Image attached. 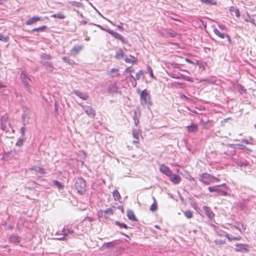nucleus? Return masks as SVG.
<instances>
[{
    "label": "nucleus",
    "mask_w": 256,
    "mask_h": 256,
    "mask_svg": "<svg viewBox=\"0 0 256 256\" xmlns=\"http://www.w3.org/2000/svg\"><path fill=\"white\" fill-rule=\"evenodd\" d=\"M40 63L45 67L49 72H52L54 68L52 62H50L51 56L49 54L42 53L40 55Z\"/></svg>",
    "instance_id": "obj_1"
},
{
    "label": "nucleus",
    "mask_w": 256,
    "mask_h": 256,
    "mask_svg": "<svg viewBox=\"0 0 256 256\" xmlns=\"http://www.w3.org/2000/svg\"><path fill=\"white\" fill-rule=\"evenodd\" d=\"M20 79L24 84L26 90L30 93H31V84L32 81L30 76L25 70H22L20 76Z\"/></svg>",
    "instance_id": "obj_2"
},
{
    "label": "nucleus",
    "mask_w": 256,
    "mask_h": 256,
    "mask_svg": "<svg viewBox=\"0 0 256 256\" xmlns=\"http://www.w3.org/2000/svg\"><path fill=\"white\" fill-rule=\"evenodd\" d=\"M74 186L79 194L83 195L86 192V182L82 177L76 178Z\"/></svg>",
    "instance_id": "obj_3"
},
{
    "label": "nucleus",
    "mask_w": 256,
    "mask_h": 256,
    "mask_svg": "<svg viewBox=\"0 0 256 256\" xmlns=\"http://www.w3.org/2000/svg\"><path fill=\"white\" fill-rule=\"evenodd\" d=\"M62 235H64L65 237L68 238H72L76 236L80 235V234L78 233L75 231L74 229H72V228H69L68 226H64L62 231Z\"/></svg>",
    "instance_id": "obj_4"
},
{
    "label": "nucleus",
    "mask_w": 256,
    "mask_h": 256,
    "mask_svg": "<svg viewBox=\"0 0 256 256\" xmlns=\"http://www.w3.org/2000/svg\"><path fill=\"white\" fill-rule=\"evenodd\" d=\"M140 100L142 104L152 106V102L150 100V96L146 89L143 90L140 93Z\"/></svg>",
    "instance_id": "obj_5"
},
{
    "label": "nucleus",
    "mask_w": 256,
    "mask_h": 256,
    "mask_svg": "<svg viewBox=\"0 0 256 256\" xmlns=\"http://www.w3.org/2000/svg\"><path fill=\"white\" fill-rule=\"evenodd\" d=\"M8 120V116L6 114L1 117L0 122H1V130L6 132H9L10 130H12L14 132V130L10 127V126L8 124L7 126L6 122Z\"/></svg>",
    "instance_id": "obj_6"
},
{
    "label": "nucleus",
    "mask_w": 256,
    "mask_h": 256,
    "mask_svg": "<svg viewBox=\"0 0 256 256\" xmlns=\"http://www.w3.org/2000/svg\"><path fill=\"white\" fill-rule=\"evenodd\" d=\"M234 250L242 253H247L250 252V246L246 244H236Z\"/></svg>",
    "instance_id": "obj_7"
},
{
    "label": "nucleus",
    "mask_w": 256,
    "mask_h": 256,
    "mask_svg": "<svg viewBox=\"0 0 256 256\" xmlns=\"http://www.w3.org/2000/svg\"><path fill=\"white\" fill-rule=\"evenodd\" d=\"M212 175L208 173H202L199 175V180L205 184L208 185L212 183Z\"/></svg>",
    "instance_id": "obj_8"
},
{
    "label": "nucleus",
    "mask_w": 256,
    "mask_h": 256,
    "mask_svg": "<svg viewBox=\"0 0 256 256\" xmlns=\"http://www.w3.org/2000/svg\"><path fill=\"white\" fill-rule=\"evenodd\" d=\"M83 110L90 118H94L96 116V111L92 106H90L80 105Z\"/></svg>",
    "instance_id": "obj_9"
},
{
    "label": "nucleus",
    "mask_w": 256,
    "mask_h": 256,
    "mask_svg": "<svg viewBox=\"0 0 256 256\" xmlns=\"http://www.w3.org/2000/svg\"><path fill=\"white\" fill-rule=\"evenodd\" d=\"M208 190L210 192H216L217 193L216 196H226L228 194V192L222 190L219 188L218 186H209Z\"/></svg>",
    "instance_id": "obj_10"
},
{
    "label": "nucleus",
    "mask_w": 256,
    "mask_h": 256,
    "mask_svg": "<svg viewBox=\"0 0 256 256\" xmlns=\"http://www.w3.org/2000/svg\"><path fill=\"white\" fill-rule=\"evenodd\" d=\"M214 32L216 36H218L220 38H226L228 39V44H232V41L231 38L228 34H225V33L220 32V30L216 28H215L214 30Z\"/></svg>",
    "instance_id": "obj_11"
},
{
    "label": "nucleus",
    "mask_w": 256,
    "mask_h": 256,
    "mask_svg": "<svg viewBox=\"0 0 256 256\" xmlns=\"http://www.w3.org/2000/svg\"><path fill=\"white\" fill-rule=\"evenodd\" d=\"M118 244V240H114L112 242H105L102 245V248L104 250L108 249V248H112Z\"/></svg>",
    "instance_id": "obj_12"
},
{
    "label": "nucleus",
    "mask_w": 256,
    "mask_h": 256,
    "mask_svg": "<svg viewBox=\"0 0 256 256\" xmlns=\"http://www.w3.org/2000/svg\"><path fill=\"white\" fill-rule=\"evenodd\" d=\"M106 31L110 34L115 38L120 40L123 43L125 42L124 39V38L118 32H115L113 30H106Z\"/></svg>",
    "instance_id": "obj_13"
},
{
    "label": "nucleus",
    "mask_w": 256,
    "mask_h": 256,
    "mask_svg": "<svg viewBox=\"0 0 256 256\" xmlns=\"http://www.w3.org/2000/svg\"><path fill=\"white\" fill-rule=\"evenodd\" d=\"M108 92L110 94H114L118 92V88L116 86V82L110 84L108 85Z\"/></svg>",
    "instance_id": "obj_14"
},
{
    "label": "nucleus",
    "mask_w": 256,
    "mask_h": 256,
    "mask_svg": "<svg viewBox=\"0 0 256 256\" xmlns=\"http://www.w3.org/2000/svg\"><path fill=\"white\" fill-rule=\"evenodd\" d=\"M160 170L162 173L165 174L168 176H171L172 174V171L171 170L168 166L164 164H162L160 166Z\"/></svg>",
    "instance_id": "obj_15"
},
{
    "label": "nucleus",
    "mask_w": 256,
    "mask_h": 256,
    "mask_svg": "<svg viewBox=\"0 0 256 256\" xmlns=\"http://www.w3.org/2000/svg\"><path fill=\"white\" fill-rule=\"evenodd\" d=\"M106 74L112 78H117L120 76L119 70L118 68H112Z\"/></svg>",
    "instance_id": "obj_16"
},
{
    "label": "nucleus",
    "mask_w": 256,
    "mask_h": 256,
    "mask_svg": "<svg viewBox=\"0 0 256 256\" xmlns=\"http://www.w3.org/2000/svg\"><path fill=\"white\" fill-rule=\"evenodd\" d=\"M203 210L208 218L212 219L214 217V214L212 211L209 207L204 206Z\"/></svg>",
    "instance_id": "obj_17"
},
{
    "label": "nucleus",
    "mask_w": 256,
    "mask_h": 256,
    "mask_svg": "<svg viewBox=\"0 0 256 256\" xmlns=\"http://www.w3.org/2000/svg\"><path fill=\"white\" fill-rule=\"evenodd\" d=\"M73 93L83 100H86L88 98V95L86 93L82 92L78 90H74Z\"/></svg>",
    "instance_id": "obj_18"
},
{
    "label": "nucleus",
    "mask_w": 256,
    "mask_h": 256,
    "mask_svg": "<svg viewBox=\"0 0 256 256\" xmlns=\"http://www.w3.org/2000/svg\"><path fill=\"white\" fill-rule=\"evenodd\" d=\"M169 176H170V180L174 184H178L181 180V178L178 175L176 174H172V175Z\"/></svg>",
    "instance_id": "obj_19"
},
{
    "label": "nucleus",
    "mask_w": 256,
    "mask_h": 256,
    "mask_svg": "<svg viewBox=\"0 0 256 256\" xmlns=\"http://www.w3.org/2000/svg\"><path fill=\"white\" fill-rule=\"evenodd\" d=\"M186 129L188 132H196L198 130V126L194 123H192L190 125L186 126Z\"/></svg>",
    "instance_id": "obj_20"
},
{
    "label": "nucleus",
    "mask_w": 256,
    "mask_h": 256,
    "mask_svg": "<svg viewBox=\"0 0 256 256\" xmlns=\"http://www.w3.org/2000/svg\"><path fill=\"white\" fill-rule=\"evenodd\" d=\"M84 46L82 45L76 46L70 50V53L72 55H76L79 53L81 51Z\"/></svg>",
    "instance_id": "obj_21"
},
{
    "label": "nucleus",
    "mask_w": 256,
    "mask_h": 256,
    "mask_svg": "<svg viewBox=\"0 0 256 256\" xmlns=\"http://www.w3.org/2000/svg\"><path fill=\"white\" fill-rule=\"evenodd\" d=\"M126 216L131 221L137 222L138 220L134 212L132 210H127Z\"/></svg>",
    "instance_id": "obj_22"
},
{
    "label": "nucleus",
    "mask_w": 256,
    "mask_h": 256,
    "mask_svg": "<svg viewBox=\"0 0 256 256\" xmlns=\"http://www.w3.org/2000/svg\"><path fill=\"white\" fill-rule=\"evenodd\" d=\"M41 20V18L37 16H33L32 18L28 19L26 22V24L27 25H31L36 22L40 20Z\"/></svg>",
    "instance_id": "obj_23"
},
{
    "label": "nucleus",
    "mask_w": 256,
    "mask_h": 256,
    "mask_svg": "<svg viewBox=\"0 0 256 256\" xmlns=\"http://www.w3.org/2000/svg\"><path fill=\"white\" fill-rule=\"evenodd\" d=\"M115 58L118 60L124 59V53L123 50L120 49L116 51Z\"/></svg>",
    "instance_id": "obj_24"
},
{
    "label": "nucleus",
    "mask_w": 256,
    "mask_h": 256,
    "mask_svg": "<svg viewBox=\"0 0 256 256\" xmlns=\"http://www.w3.org/2000/svg\"><path fill=\"white\" fill-rule=\"evenodd\" d=\"M230 11L232 14L234 13L235 16L238 18H239L240 16V13L239 10L234 6L230 7Z\"/></svg>",
    "instance_id": "obj_25"
},
{
    "label": "nucleus",
    "mask_w": 256,
    "mask_h": 256,
    "mask_svg": "<svg viewBox=\"0 0 256 256\" xmlns=\"http://www.w3.org/2000/svg\"><path fill=\"white\" fill-rule=\"evenodd\" d=\"M31 170H34L36 172H39L43 175L45 174L44 170L40 166H34L31 168Z\"/></svg>",
    "instance_id": "obj_26"
},
{
    "label": "nucleus",
    "mask_w": 256,
    "mask_h": 256,
    "mask_svg": "<svg viewBox=\"0 0 256 256\" xmlns=\"http://www.w3.org/2000/svg\"><path fill=\"white\" fill-rule=\"evenodd\" d=\"M132 134L134 137L136 139V140L134 141V143H138V139H139V136L140 135V133L139 132L138 130H134L132 131Z\"/></svg>",
    "instance_id": "obj_27"
},
{
    "label": "nucleus",
    "mask_w": 256,
    "mask_h": 256,
    "mask_svg": "<svg viewBox=\"0 0 256 256\" xmlns=\"http://www.w3.org/2000/svg\"><path fill=\"white\" fill-rule=\"evenodd\" d=\"M202 123L203 128L205 129H209L212 126V122L210 120H207L206 122L202 120Z\"/></svg>",
    "instance_id": "obj_28"
},
{
    "label": "nucleus",
    "mask_w": 256,
    "mask_h": 256,
    "mask_svg": "<svg viewBox=\"0 0 256 256\" xmlns=\"http://www.w3.org/2000/svg\"><path fill=\"white\" fill-rule=\"evenodd\" d=\"M200 2L208 6L216 4V2L214 0H200Z\"/></svg>",
    "instance_id": "obj_29"
},
{
    "label": "nucleus",
    "mask_w": 256,
    "mask_h": 256,
    "mask_svg": "<svg viewBox=\"0 0 256 256\" xmlns=\"http://www.w3.org/2000/svg\"><path fill=\"white\" fill-rule=\"evenodd\" d=\"M104 218H108V214H113L114 210H113V208H107L106 210H104Z\"/></svg>",
    "instance_id": "obj_30"
},
{
    "label": "nucleus",
    "mask_w": 256,
    "mask_h": 256,
    "mask_svg": "<svg viewBox=\"0 0 256 256\" xmlns=\"http://www.w3.org/2000/svg\"><path fill=\"white\" fill-rule=\"evenodd\" d=\"M10 242L13 243H18L20 241V238L12 234L10 237Z\"/></svg>",
    "instance_id": "obj_31"
},
{
    "label": "nucleus",
    "mask_w": 256,
    "mask_h": 256,
    "mask_svg": "<svg viewBox=\"0 0 256 256\" xmlns=\"http://www.w3.org/2000/svg\"><path fill=\"white\" fill-rule=\"evenodd\" d=\"M52 18H58L59 19H64L66 18V16L61 12H58L56 14H52L50 16Z\"/></svg>",
    "instance_id": "obj_32"
},
{
    "label": "nucleus",
    "mask_w": 256,
    "mask_h": 256,
    "mask_svg": "<svg viewBox=\"0 0 256 256\" xmlns=\"http://www.w3.org/2000/svg\"><path fill=\"white\" fill-rule=\"evenodd\" d=\"M124 58L125 62L126 63L134 64L136 62L135 58L132 55L130 56V58Z\"/></svg>",
    "instance_id": "obj_33"
},
{
    "label": "nucleus",
    "mask_w": 256,
    "mask_h": 256,
    "mask_svg": "<svg viewBox=\"0 0 256 256\" xmlns=\"http://www.w3.org/2000/svg\"><path fill=\"white\" fill-rule=\"evenodd\" d=\"M236 164L240 167H245L248 166V163L246 161L238 160L236 162Z\"/></svg>",
    "instance_id": "obj_34"
},
{
    "label": "nucleus",
    "mask_w": 256,
    "mask_h": 256,
    "mask_svg": "<svg viewBox=\"0 0 256 256\" xmlns=\"http://www.w3.org/2000/svg\"><path fill=\"white\" fill-rule=\"evenodd\" d=\"M47 28L46 26H42L38 27V28H34L32 30L33 32H42L44 31Z\"/></svg>",
    "instance_id": "obj_35"
},
{
    "label": "nucleus",
    "mask_w": 256,
    "mask_h": 256,
    "mask_svg": "<svg viewBox=\"0 0 256 256\" xmlns=\"http://www.w3.org/2000/svg\"><path fill=\"white\" fill-rule=\"evenodd\" d=\"M53 184L60 190L64 188V186L58 180H54Z\"/></svg>",
    "instance_id": "obj_36"
},
{
    "label": "nucleus",
    "mask_w": 256,
    "mask_h": 256,
    "mask_svg": "<svg viewBox=\"0 0 256 256\" xmlns=\"http://www.w3.org/2000/svg\"><path fill=\"white\" fill-rule=\"evenodd\" d=\"M62 60L64 62L70 65H72L74 64V62L73 60H70L66 56L62 57Z\"/></svg>",
    "instance_id": "obj_37"
},
{
    "label": "nucleus",
    "mask_w": 256,
    "mask_h": 256,
    "mask_svg": "<svg viewBox=\"0 0 256 256\" xmlns=\"http://www.w3.org/2000/svg\"><path fill=\"white\" fill-rule=\"evenodd\" d=\"M113 196H114L115 200H119V199L120 198H121L119 192L116 190H115L114 191Z\"/></svg>",
    "instance_id": "obj_38"
},
{
    "label": "nucleus",
    "mask_w": 256,
    "mask_h": 256,
    "mask_svg": "<svg viewBox=\"0 0 256 256\" xmlns=\"http://www.w3.org/2000/svg\"><path fill=\"white\" fill-rule=\"evenodd\" d=\"M72 6L76 7H81L82 6V4L76 1H70L68 2Z\"/></svg>",
    "instance_id": "obj_39"
},
{
    "label": "nucleus",
    "mask_w": 256,
    "mask_h": 256,
    "mask_svg": "<svg viewBox=\"0 0 256 256\" xmlns=\"http://www.w3.org/2000/svg\"><path fill=\"white\" fill-rule=\"evenodd\" d=\"M10 37L8 36H4L2 34H0V40L4 42H8L9 41Z\"/></svg>",
    "instance_id": "obj_40"
},
{
    "label": "nucleus",
    "mask_w": 256,
    "mask_h": 256,
    "mask_svg": "<svg viewBox=\"0 0 256 256\" xmlns=\"http://www.w3.org/2000/svg\"><path fill=\"white\" fill-rule=\"evenodd\" d=\"M144 74V71L142 70H140L136 75L135 80H140L141 76H143Z\"/></svg>",
    "instance_id": "obj_41"
},
{
    "label": "nucleus",
    "mask_w": 256,
    "mask_h": 256,
    "mask_svg": "<svg viewBox=\"0 0 256 256\" xmlns=\"http://www.w3.org/2000/svg\"><path fill=\"white\" fill-rule=\"evenodd\" d=\"M115 224L116 225L119 226L120 228H128L129 227L124 223L120 222L118 221H116Z\"/></svg>",
    "instance_id": "obj_42"
},
{
    "label": "nucleus",
    "mask_w": 256,
    "mask_h": 256,
    "mask_svg": "<svg viewBox=\"0 0 256 256\" xmlns=\"http://www.w3.org/2000/svg\"><path fill=\"white\" fill-rule=\"evenodd\" d=\"M24 141V138H20L16 144V145L18 146H21Z\"/></svg>",
    "instance_id": "obj_43"
},
{
    "label": "nucleus",
    "mask_w": 256,
    "mask_h": 256,
    "mask_svg": "<svg viewBox=\"0 0 256 256\" xmlns=\"http://www.w3.org/2000/svg\"><path fill=\"white\" fill-rule=\"evenodd\" d=\"M184 214L187 218H190L192 216V213L190 210L184 212Z\"/></svg>",
    "instance_id": "obj_44"
},
{
    "label": "nucleus",
    "mask_w": 256,
    "mask_h": 256,
    "mask_svg": "<svg viewBox=\"0 0 256 256\" xmlns=\"http://www.w3.org/2000/svg\"><path fill=\"white\" fill-rule=\"evenodd\" d=\"M235 88H237L238 91L240 93L242 92V91H244V92L246 91V90L244 89V87L240 84H236Z\"/></svg>",
    "instance_id": "obj_45"
},
{
    "label": "nucleus",
    "mask_w": 256,
    "mask_h": 256,
    "mask_svg": "<svg viewBox=\"0 0 256 256\" xmlns=\"http://www.w3.org/2000/svg\"><path fill=\"white\" fill-rule=\"evenodd\" d=\"M214 243L216 245H223L225 244V241L222 240H214Z\"/></svg>",
    "instance_id": "obj_46"
},
{
    "label": "nucleus",
    "mask_w": 256,
    "mask_h": 256,
    "mask_svg": "<svg viewBox=\"0 0 256 256\" xmlns=\"http://www.w3.org/2000/svg\"><path fill=\"white\" fill-rule=\"evenodd\" d=\"M182 77L186 80L188 81L189 82H194L193 79L190 76H186L182 74Z\"/></svg>",
    "instance_id": "obj_47"
},
{
    "label": "nucleus",
    "mask_w": 256,
    "mask_h": 256,
    "mask_svg": "<svg viewBox=\"0 0 256 256\" xmlns=\"http://www.w3.org/2000/svg\"><path fill=\"white\" fill-rule=\"evenodd\" d=\"M147 70H148V72L150 74V77L154 78V74L152 72V68H150V66H148Z\"/></svg>",
    "instance_id": "obj_48"
},
{
    "label": "nucleus",
    "mask_w": 256,
    "mask_h": 256,
    "mask_svg": "<svg viewBox=\"0 0 256 256\" xmlns=\"http://www.w3.org/2000/svg\"><path fill=\"white\" fill-rule=\"evenodd\" d=\"M157 209V204L155 202H154L150 207V210L152 211H155Z\"/></svg>",
    "instance_id": "obj_49"
},
{
    "label": "nucleus",
    "mask_w": 256,
    "mask_h": 256,
    "mask_svg": "<svg viewBox=\"0 0 256 256\" xmlns=\"http://www.w3.org/2000/svg\"><path fill=\"white\" fill-rule=\"evenodd\" d=\"M236 146H242V148H246V146H243V145H242V144H228V146L230 147V148H234Z\"/></svg>",
    "instance_id": "obj_50"
},
{
    "label": "nucleus",
    "mask_w": 256,
    "mask_h": 256,
    "mask_svg": "<svg viewBox=\"0 0 256 256\" xmlns=\"http://www.w3.org/2000/svg\"><path fill=\"white\" fill-rule=\"evenodd\" d=\"M25 132H26V128L24 126L20 128V133L22 134V138H24V134H25Z\"/></svg>",
    "instance_id": "obj_51"
},
{
    "label": "nucleus",
    "mask_w": 256,
    "mask_h": 256,
    "mask_svg": "<svg viewBox=\"0 0 256 256\" xmlns=\"http://www.w3.org/2000/svg\"><path fill=\"white\" fill-rule=\"evenodd\" d=\"M86 220H88L89 222H92L94 221V219L92 217L87 216L84 220L83 221L84 222L86 221Z\"/></svg>",
    "instance_id": "obj_52"
},
{
    "label": "nucleus",
    "mask_w": 256,
    "mask_h": 256,
    "mask_svg": "<svg viewBox=\"0 0 256 256\" xmlns=\"http://www.w3.org/2000/svg\"><path fill=\"white\" fill-rule=\"evenodd\" d=\"M56 239L60 240H68V238L62 235V236L58 237Z\"/></svg>",
    "instance_id": "obj_53"
},
{
    "label": "nucleus",
    "mask_w": 256,
    "mask_h": 256,
    "mask_svg": "<svg viewBox=\"0 0 256 256\" xmlns=\"http://www.w3.org/2000/svg\"><path fill=\"white\" fill-rule=\"evenodd\" d=\"M218 26L222 30H226V27L224 25L218 24Z\"/></svg>",
    "instance_id": "obj_54"
},
{
    "label": "nucleus",
    "mask_w": 256,
    "mask_h": 256,
    "mask_svg": "<svg viewBox=\"0 0 256 256\" xmlns=\"http://www.w3.org/2000/svg\"><path fill=\"white\" fill-rule=\"evenodd\" d=\"M124 72L131 74L134 72V70L133 69H132L130 68H128L125 70Z\"/></svg>",
    "instance_id": "obj_55"
},
{
    "label": "nucleus",
    "mask_w": 256,
    "mask_h": 256,
    "mask_svg": "<svg viewBox=\"0 0 256 256\" xmlns=\"http://www.w3.org/2000/svg\"><path fill=\"white\" fill-rule=\"evenodd\" d=\"M220 181V180L219 178L214 176H212V182H218Z\"/></svg>",
    "instance_id": "obj_56"
},
{
    "label": "nucleus",
    "mask_w": 256,
    "mask_h": 256,
    "mask_svg": "<svg viewBox=\"0 0 256 256\" xmlns=\"http://www.w3.org/2000/svg\"><path fill=\"white\" fill-rule=\"evenodd\" d=\"M131 82H132V86L133 87H136V84H137L136 80H131Z\"/></svg>",
    "instance_id": "obj_57"
},
{
    "label": "nucleus",
    "mask_w": 256,
    "mask_h": 256,
    "mask_svg": "<svg viewBox=\"0 0 256 256\" xmlns=\"http://www.w3.org/2000/svg\"><path fill=\"white\" fill-rule=\"evenodd\" d=\"M16 150H14L8 153L12 155V156H14V154H16Z\"/></svg>",
    "instance_id": "obj_58"
},
{
    "label": "nucleus",
    "mask_w": 256,
    "mask_h": 256,
    "mask_svg": "<svg viewBox=\"0 0 256 256\" xmlns=\"http://www.w3.org/2000/svg\"><path fill=\"white\" fill-rule=\"evenodd\" d=\"M242 142H244L246 144H252V143H250L248 140H246V139H242Z\"/></svg>",
    "instance_id": "obj_59"
},
{
    "label": "nucleus",
    "mask_w": 256,
    "mask_h": 256,
    "mask_svg": "<svg viewBox=\"0 0 256 256\" xmlns=\"http://www.w3.org/2000/svg\"><path fill=\"white\" fill-rule=\"evenodd\" d=\"M234 239L235 240H240L242 239V238L240 236H234Z\"/></svg>",
    "instance_id": "obj_60"
},
{
    "label": "nucleus",
    "mask_w": 256,
    "mask_h": 256,
    "mask_svg": "<svg viewBox=\"0 0 256 256\" xmlns=\"http://www.w3.org/2000/svg\"><path fill=\"white\" fill-rule=\"evenodd\" d=\"M234 236H230V238H228V240L229 241H232V240H234Z\"/></svg>",
    "instance_id": "obj_61"
},
{
    "label": "nucleus",
    "mask_w": 256,
    "mask_h": 256,
    "mask_svg": "<svg viewBox=\"0 0 256 256\" xmlns=\"http://www.w3.org/2000/svg\"><path fill=\"white\" fill-rule=\"evenodd\" d=\"M58 112V108L57 107V106H56V102L55 103V106H54V112L57 114Z\"/></svg>",
    "instance_id": "obj_62"
},
{
    "label": "nucleus",
    "mask_w": 256,
    "mask_h": 256,
    "mask_svg": "<svg viewBox=\"0 0 256 256\" xmlns=\"http://www.w3.org/2000/svg\"><path fill=\"white\" fill-rule=\"evenodd\" d=\"M7 2V0H0V5L4 4Z\"/></svg>",
    "instance_id": "obj_63"
},
{
    "label": "nucleus",
    "mask_w": 256,
    "mask_h": 256,
    "mask_svg": "<svg viewBox=\"0 0 256 256\" xmlns=\"http://www.w3.org/2000/svg\"><path fill=\"white\" fill-rule=\"evenodd\" d=\"M129 76H130V78H132V80H135V77H134V76H132L131 74H129Z\"/></svg>",
    "instance_id": "obj_64"
}]
</instances>
